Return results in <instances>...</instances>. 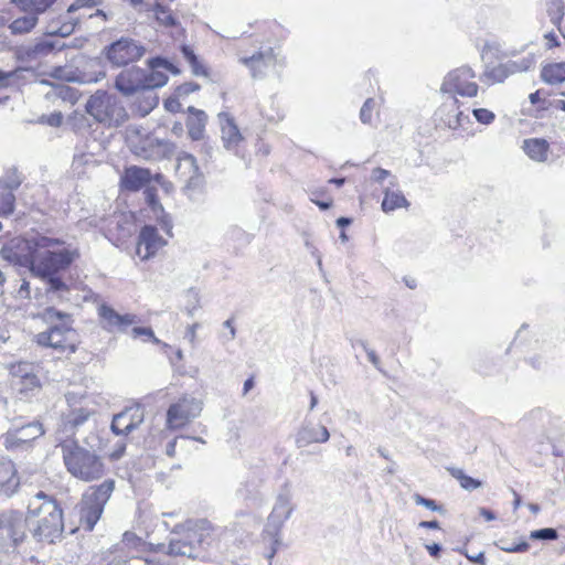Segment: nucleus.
Here are the masks:
<instances>
[{"instance_id":"1","label":"nucleus","mask_w":565,"mask_h":565,"mask_svg":"<svg viewBox=\"0 0 565 565\" xmlns=\"http://www.w3.org/2000/svg\"><path fill=\"white\" fill-rule=\"evenodd\" d=\"M30 273L45 285L46 295L62 300L70 292L64 274L81 257L79 248L62 238L47 235L34 236Z\"/></svg>"},{"instance_id":"2","label":"nucleus","mask_w":565,"mask_h":565,"mask_svg":"<svg viewBox=\"0 0 565 565\" xmlns=\"http://www.w3.org/2000/svg\"><path fill=\"white\" fill-rule=\"evenodd\" d=\"M30 533L36 542L53 544L64 532L63 510L57 500L43 491L35 493L28 504Z\"/></svg>"},{"instance_id":"3","label":"nucleus","mask_w":565,"mask_h":565,"mask_svg":"<svg viewBox=\"0 0 565 565\" xmlns=\"http://www.w3.org/2000/svg\"><path fill=\"white\" fill-rule=\"evenodd\" d=\"M66 470L76 479L92 482L105 475V462L94 449H87L76 440L60 444Z\"/></svg>"},{"instance_id":"4","label":"nucleus","mask_w":565,"mask_h":565,"mask_svg":"<svg viewBox=\"0 0 565 565\" xmlns=\"http://www.w3.org/2000/svg\"><path fill=\"white\" fill-rule=\"evenodd\" d=\"M115 483L114 479H106L99 484L88 487L82 494L75 509L78 511L79 525L85 531H93L102 518L105 505L115 490Z\"/></svg>"},{"instance_id":"5","label":"nucleus","mask_w":565,"mask_h":565,"mask_svg":"<svg viewBox=\"0 0 565 565\" xmlns=\"http://www.w3.org/2000/svg\"><path fill=\"white\" fill-rule=\"evenodd\" d=\"M192 522L175 524L171 530L172 534L180 537H173L169 542L168 554L171 556H186L189 558L201 557V551H204L211 543V535L205 530L207 521H201V526L194 529Z\"/></svg>"},{"instance_id":"6","label":"nucleus","mask_w":565,"mask_h":565,"mask_svg":"<svg viewBox=\"0 0 565 565\" xmlns=\"http://www.w3.org/2000/svg\"><path fill=\"white\" fill-rule=\"evenodd\" d=\"M85 109L96 121L108 127H118L128 119L127 110L120 100L104 90H97L92 95Z\"/></svg>"},{"instance_id":"7","label":"nucleus","mask_w":565,"mask_h":565,"mask_svg":"<svg viewBox=\"0 0 565 565\" xmlns=\"http://www.w3.org/2000/svg\"><path fill=\"white\" fill-rule=\"evenodd\" d=\"M44 434L45 429L39 419L25 423L20 418H14L0 439L6 450L10 452H23L32 449L33 443Z\"/></svg>"},{"instance_id":"8","label":"nucleus","mask_w":565,"mask_h":565,"mask_svg":"<svg viewBox=\"0 0 565 565\" xmlns=\"http://www.w3.org/2000/svg\"><path fill=\"white\" fill-rule=\"evenodd\" d=\"M147 53V47L138 40L121 36L106 45L102 54L111 67H126L140 61Z\"/></svg>"},{"instance_id":"9","label":"nucleus","mask_w":565,"mask_h":565,"mask_svg":"<svg viewBox=\"0 0 565 565\" xmlns=\"http://www.w3.org/2000/svg\"><path fill=\"white\" fill-rule=\"evenodd\" d=\"M294 510L295 507L291 503V493L289 491L288 484L286 483L282 491L276 498L275 504L270 514L268 515L265 526V533L273 540L274 544L270 553L267 555L269 559H271L276 554V545L281 543L280 531L285 522L291 516Z\"/></svg>"},{"instance_id":"10","label":"nucleus","mask_w":565,"mask_h":565,"mask_svg":"<svg viewBox=\"0 0 565 565\" xmlns=\"http://www.w3.org/2000/svg\"><path fill=\"white\" fill-rule=\"evenodd\" d=\"M30 532L28 515L10 510L0 513V550L8 552L21 544Z\"/></svg>"},{"instance_id":"11","label":"nucleus","mask_w":565,"mask_h":565,"mask_svg":"<svg viewBox=\"0 0 565 565\" xmlns=\"http://www.w3.org/2000/svg\"><path fill=\"white\" fill-rule=\"evenodd\" d=\"M74 337L75 330L68 322L55 323L47 331L36 334V343L41 347L53 348L62 352L68 350L74 353L76 351Z\"/></svg>"},{"instance_id":"12","label":"nucleus","mask_w":565,"mask_h":565,"mask_svg":"<svg viewBox=\"0 0 565 565\" xmlns=\"http://www.w3.org/2000/svg\"><path fill=\"white\" fill-rule=\"evenodd\" d=\"M475 77L476 73L470 66L458 67L447 74L441 85V92L475 97L479 89L477 83L472 81Z\"/></svg>"},{"instance_id":"13","label":"nucleus","mask_w":565,"mask_h":565,"mask_svg":"<svg viewBox=\"0 0 565 565\" xmlns=\"http://www.w3.org/2000/svg\"><path fill=\"white\" fill-rule=\"evenodd\" d=\"M201 412V401L191 396H183L169 406L167 411V425L171 429L181 428L191 419L198 417Z\"/></svg>"},{"instance_id":"14","label":"nucleus","mask_w":565,"mask_h":565,"mask_svg":"<svg viewBox=\"0 0 565 565\" xmlns=\"http://www.w3.org/2000/svg\"><path fill=\"white\" fill-rule=\"evenodd\" d=\"M32 238H14L4 244L0 249V256L6 262L25 267L30 270L33 257Z\"/></svg>"},{"instance_id":"15","label":"nucleus","mask_w":565,"mask_h":565,"mask_svg":"<svg viewBox=\"0 0 565 565\" xmlns=\"http://www.w3.org/2000/svg\"><path fill=\"white\" fill-rule=\"evenodd\" d=\"M145 68L137 65L126 66L116 76L114 86L120 94L129 97L145 90Z\"/></svg>"},{"instance_id":"16","label":"nucleus","mask_w":565,"mask_h":565,"mask_svg":"<svg viewBox=\"0 0 565 565\" xmlns=\"http://www.w3.org/2000/svg\"><path fill=\"white\" fill-rule=\"evenodd\" d=\"M166 245V241L159 235L154 225H145L138 235L137 254L141 259H149Z\"/></svg>"},{"instance_id":"17","label":"nucleus","mask_w":565,"mask_h":565,"mask_svg":"<svg viewBox=\"0 0 565 565\" xmlns=\"http://www.w3.org/2000/svg\"><path fill=\"white\" fill-rule=\"evenodd\" d=\"M175 150L177 146L174 142L151 137H147V139L141 141L140 146L137 147V153L145 159L154 157L169 159L174 156Z\"/></svg>"},{"instance_id":"18","label":"nucleus","mask_w":565,"mask_h":565,"mask_svg":"<svg viewBox=\"0 0 565 565\" xmlns=\"http://www.w3.org/2000/svg\"><path fill=\"white\" fill-rule=\"evenodd\" d=\"M329 438L330 433L326 426L307 423L296 435V446L303 448L313 443H327Z\"/></svg>"},{"instance_id":"19","label":"nucleus","mask_w":565,"mask_h":565,"mask_svg":"<svg viewBox=\"0 0 565 565\" xmlns=\"http://www.w3.org/2000/svg\"><path fill=\"white\" fill-rule=\"evenodd\" d=\"M218 119L221 124V138L223 146L227 150H236L243 140L242 134L235 124L234 118L227 113H220Z\"/></svg>"},{"instance_id":"20","label":"nucleus","mask_w":565,"mask_h":565,"mask_svg":"<svg viewBox=\"0 0 565 565\" xmlns=\"http://www.w3.org/2000/svg\"><path fill=\"white\" fill-rule=\"evenodd\" d=\"M239 61L250 70L253 78H262L265 76V70L274 64L275 55L273 49H268L259 51L252 56L242 57Z\"/></svg>"},{"instance_id":"21","label":"nucleus","mask_w":565,"mask_h":565,"mask_svg":"<svg viewBox=\"0 0 565 565\" xmlns=\"http://www.w3.org/2000/svg\"><path fill=\"white\" fill-rule=\"evenodd\" d=\"M151 180L149 169L131 166L127 168L121 177V185L128 191H139L145 188Z\"/></svg>"},{"instance_id":"22","label":"nucleus","mask_w":565,"mask_h":565,"mask_svg":"<svg viewBox=\"0 0 565 565\" xmlns=\"http://www.w3.org/2000/svg\"><path fill=\"white\" fill-rule=\"evenodd\" d=\"M20 487V477L12 461H0V494L12 497Z\"/></svg>"},{"instance_id":"23","label":"nucleus","mask_w":565,"mask_h":565,"mask_svg":"<svg viewBox=\"0 0 565 565\" xmlns=\"http://www.w3.org/2000/svg\"><path fill=\"white\" fill-rule=\"evenodd\" d=\"M99 317L107 323L108 328H117L125 331L129 326L137 322V316L132 313L120 315L108 305L98 308Z\"/></svg>"},{"instance_id":"24","label":"nucleus","mask_w":565,"mask_h":565,"mask_svg":"<svg viewBox=\"0 0 565 565\" xmlns=\"http://www.w3.org/2000/svg\"><path fill=\"white\" fill-rule=\"evenodd\" d=\"M179 164L178 168H180L182 164L188 166L189 172L191 175L189 177L185 188L188 190H200L204 185V175L200 171V168L198 166L196 158L188 152H180L177 157Z\"/></svg>"},{"instance_id":"25","label":"nucleus","mask_w":565,"mask_h":565,"mask_svg":"<svg viewBox=\"0 0 565 565\" xmlns=\"http://www.w3.org/2000/svg\"><path fill=\"white\" fill-rule=\"evenodd\" d=\"M190 114L186 120L188 134L192 140H201L204 136V129L207 116L203 110L196 109L193 106L188 107Z\"/></svg>"},{"instance_id":"26","label":"nucleus","mask_w":565,"mask_h":565,"mask_svg":"<svg viewBox=\"0 0 565 565\" xmlns=\"http://www.w3.org/2000/svg\"><path fill=\"white\" fill-rule=\"evenodd\" d=\"M522 148L532 160L543 162L547 159L550 145L543 138H530L523 141Z\"/></svg>"},{"instance_id":"27","label":"nucleus","mask_w":565,"mask_h":565,"mask_svg":"<svg viewBox=\"0 0 565 565\" xmlns=\"http://www.w3.org/2000/svg\"><path fill=\"white\" fill-rule=\"evenodd\" d=\"M161 70L162 66L154 67L151 65V57L147 60V68H145V90L160 88L168 83L169 76Z\"/></svg>"},{"instance_id":"28","label":"nucleus","mask_w":565,"mask_h":565,"mask_svg":"<svg viewBox=\"0 0 565 565\" xmlns=\"http://www.w3.org/2000/svg\"><path fill=\"white\" fill-rule=\"evenodd\" d=\"M130 414L127 408L114 415L110 429L117 436H127L135 430L132 422L129 418Z\"/></svg>"},{"instance_id":"29","label":"nucleus","mask_w":565,"mask_h":565,"mask_svg":"<svg viewBox=\"0 0 565 565\" xmlns=\"http://www.w3.org/2000/svg\"><path fill=\"white\" fill-rule=\"evenodd\" d=\"M541 77L543 82L552 85L565 82V62L545 65Z\"/></svg>"},{"instance_id":"30","label":"nucleus","mask_w":565,"mask_h":565,"mask_svg":"<svg viewBox=\"0 0 565 565\" xmlns=\"http://www.w3.org/2000/svg\"><path fill=\"white\" fill-rule=\"evenodd\" d=\"M90 412L83 407L71 411L64 417L65 430L74 433L75 429L88 420Z\"/></svg>"},{"instance_id":"31","label":"nucleus","mask_w":565,"mask_h":565,"mask_svg":"<svg viewBox=\"0 0 565 565\" xmlns=\"http://www.w3.org/2000/svg\"><path fill=\"white\" fill-rule=\"evenodd\" d=\"M39 13H28L11 22L9 29L12 34H24L30 32L38 23Z\"/></svg>"},{"instance_id":"32","label":"nucleus","mask_w":565,"mask_h":565,"mask_svg":"<svg viewBox=\"0 0 565 565\" xmlns=\"http://www.w3.org/2000/svg\"><path fill=\"white\" fill-rule=\"evenodd\" d=\"M14 386L17 387L19 394L25 397L34 396L41 391V382L36 372L21 380L20 382H17Z\"/></svg>"},{"instance_id":"33","label":"nucleus","mask_w":565,"mask_h":565,"mask_svg":"<svg viewBox=\"0 0 565 565\" xmlns=\"http://www.w3.org/2000/svg\"><path fill=\"white\" fill-rule=\"evenodd\" d=\"M407 205L408 201L406 200L402 192H395L388 189L384 192V199L382 201V210L384 212H391L398 207Z\"/></svg>"},{"instance_id":"34","label":"nucleus","mask_w":565,"mask_h":565,"mask_svg":"<svg viewBox=\"0 0 565 565\" xmlns=\"http://www.w3.org/2000/svg\"><path fill=\"white\" fill-rule=\"evenodd\" d=\"M154 19L157 23L164 28H177L179 25V21L177 17L173 14L172 10L162 3L156 6Z\"/></svg>"},{"instance_id":"35","label":"nucleus","mask_w":565,"mask_h":565,"mask_svg":"<svg viewBox=\"0 0 565 565\" xmlns=\"http://www.w3.org/2000/svg\"><path fill=\"white\" fill-rule=\"evenodd\" d=\"M546 12H547L551 23L553 25H555L562 32L561 24H562V21L564 18L563 0H547Z\"/></svg>"},{"instance_id":"36","label":"nucleus","mask_w":565,"mask_h":565,"mask_svg":"<svg viewBox=\"0 0 565 565\" xmlns=\"http://www.w3.org/2000/svg\"><path fill=\"white\" fill-rule=\"evenodd\" d=\"M35 372V365L30 362H18L13 363L9 367V373L12 376L13 384L20 382L21 380L30 376Z\"/></svg>"},{"instance_id":"37","label":"nucleus","mask_w":565,"mask_h":565,"mask_svg":"<svg viewBox=\"0 0 565 565\" xmlns=\"http://www.w3.org/2000/svg\"><path fill=\"white\" fill-rule=\"evenodd\" d=\"M450 475L457 479L460 483V487L465 490L472 491L481 487L482 482L478 479H475L463 472L462 469L459 468H448Z\"/></svg>"},{"instance_id":"38","label":"nucleus","mask_w":565,"mask_h":565,"mask_svg":"<svg viewBox=\"0 0 565 565\" xmlns=\"http://www.w3.org/2000/svg\"><path fill=\"white\" fill-rule=\"evenodd\" d=\"M508 78L507 73L504 71V67L501 64L497 66H487L483 74L480 77V81L487 83V84H493V83H502L504 79Z\"/></svg>"},{"instance_id":"39","label":"nucleus","mask_w":565,"mask_h":565,"mask_svg":"<svg viewBox=\"0 0 565 565\" xmlns=\"http://www.w3.org/2000/svg\"><path fill=\"white\" fill-rule=\"evenodd\" d=\"M43 319L51 326L63 322H68L72 326L73 323L72 316L70 313L63 312L54 307H47L44 310Z\"/></svg>"},{"instance_id":"40","label":"nucleus","mask_w":565,"mask_h":565,"mask_svg":"<svg viewBox=\"0 0 565 565\" xmlns=\"http://www.w3.org/2000/svg\"><path fill=\"white\" fill-rule=\"evenodd\" d=\"M533 63V57L527 56L521 58L520 61H508L505 63H502V65L504 67L507 76L509 77L512 74L529 71Z\"/></svg>"},{"instance_id":"41","label":"nucleus","mask_w":565,"mask_h":565,"mask_svg":"<svg viewBox=\"0 0 565 565\" xmlns=\"http://www.w3.org/2000/svg\"><path fill=\"white\" fill-rule=\"evenodd\" d=\"M65 44L57 40L45 39L36 42L32 49V52L35 54L46 55L54 50H62Z\"/></svg>"},{"instance_id":"42","label":"nucleus","mask_w":565,"mask_h":565,"mask_svg":"<svg viewBox=\"0 0 565 565\" xmlns=\"http://www.w3.org/2000/svg\"><path fill=\"white\" fill-rule=\"evenodd\" d=\"M78 21V18H72L70 14L63 15V21L58 26V30L51 31V33L61 38L70 36L74 32Z\"/></svg>"},{"instance_id":"43","label":"nucleus","mask_w":565,"mask_h":565,"mask_svg":"<svg viewBox=\"0 0 565 565\" xmlns=\"http://www.w3.org/2000/svg\"><path fill=\"white\" fill-rule=\"evenodd\" d=\"M413 499L417 505L425 507V508L429 509L430 511L438 512L441 514L445 513L444 507L440 504H437V502L433 499L426 498L419 493H415L413 495Z\"/></svg>"},{"instance_id":"44","label":"nucleus","mask_w":565,"mask_h":565,"mask_svg":"<svg viewBox=\"0 0 565 565\" xmlns=\"http://www.w3.org/2000/svg\"><path fill=\"white\" fill-rule=\"evenodd\" d=\"M145 195L146 202L154 215H158L159 212H162L163 206L159 201L156 189L147 188L145 191Z\"/></svg>"},{"instance_id":"45","label":"nucleus","mask_w":565,"mask_h":565,"mask_svg":"<svg viewBox=\"0 0 565 565\" xmlns=\"http://www.w3.org/2000/svg\"><path fill=\"white\" fill-rule=\"evenodd\" d=\"M557 537H558V533L553 527H543V529L531 531V533H530L531 540L554 541V540H557Z\"/></svg>"},{"instance_id":"46","label":"nucleus","mask_w":565,"mask_h":565,"mask_svg":"<svg viewBox=\"0 0 565 565\" xmlns=\"http://www.w3.org/2000/svg\"><path fill=\"white\" fill-rule=\"evenodd\" d=\"M152 66H162V70L170 72L173 75H179L181 73L180 68L175 66L168 57L162 55H157L151 57Z\"/></svg>"},{"instance_id":"47","label":"nucleus","mask_w":565,"mask_h":565,"mask_svg":"<svg viewBox=\"0 0 565 565\" xmlns=\"http://www.w3.org/2000/svg\"><path fill=\"white\" fill-rule=\"evenodd\" d=\"M131 334L134 338L145 337V341L150 340L156 344L160 343V340L154 335L153 330L149 327H134Z\"/></svg>"},{"instance_id":"48","label":"nucleus","mask_w":565,"mask_h":565,"mask_svg":"<svg viewBox=\"0 0 565 565\" xmlns=\"http://www.w3.org/2000/svg\"><path fill=\"white\" fill-rule=\"evenodd\" d=\"M472 114L476 120L483 125L491 124L495 118V115L491 110L486 108H475L472 110Z\"/></svg>"},{"instance_id":"49","label":"nucleus","mask_w":565,"mask_h":565,"mask_svg":"<svg viewBox=\"0 0 565 565\" xmlns=\"http://www.w3.org/2000/svg\"><path fill=\"white\" fill-rule=\"evenodd\" d=\"M375 102L373 98H367L360 109V119L363 124H370L372 120V110Z\"/></svg>"},{"instance_id":"50","label":"nucleus","mask_w":565,"mask_h":565,"mask_svg":"<svg viewBox=\"0 0 565 565\" xmlns=\"http://www.w3.org/2000/svg\"><path fill=\"white\" fill-rule=\"evenodd\" d=\"M201 86L194 82H186L177 86L174 93L177 97H185L194 92L200 90Z\"/></svg>"},{"instance_id":"51","label":"nucleus","mask_w":565,"mask_h":565,"mask_svg":"<svg viewBox=\"0 0 565 565\" xmlns=\"http://www.w3.org/2000/svg\"><path fill=\"white\" fill-rule=\"evenodd\" d=\"M157 222L160 225V227L168 234L172 235V220L168 213H166L164 209H162V212H159L158 215H156Z\"/></svg>"},{"instance_id":"52","label":"nucleus","mask_w":565,"mask_h":565,"mask_svg":"<svg viewBox=\"0 0 565 565\" xmlns=\"http://www.w3.org/2000/svg\"><path fill=\"white\" fill-rule=\"evenodd\" d=\"M100 0H75L68 8L66 13L72 14L82 8H93L98 6Z\"/></svg>"},{"instance_id":"53","label":"nucleus","mask_w":565,"mask_h":565,"mask_svg":"<svg viewBox=\"0 0 565 565\" xmlns=\"http://www.w3.org/2000/svg\"><path fill=\"white\" fill-rule=\"evenodd\" d=\"M1 182V186L13 193L21 185L22 179L18 175L17 170H14L12 174L8 175L6 181Z\"/></svg>"},{"instance_id":"54","label":"nucleus","mask_w":565,"mask_h":565,"mask_svg":"<svg viewBox=\"0 0 565 565\" xmlns=\"http://www.w3.org/2000/svg\"><path fill=\"white\" fill-rule=\"evenodd\" d=\"M127 412H129V418L132 422V424H135V429H137L143 422V409L139 405H137L132 407H127Z\"/></svg>"},{"instance_id":"55","label":"nucleus","mask_w":565,"mask_h":565,"mask_svg":"<svg viewBox=\"0 0 565 565\" xmlns=\"http://www.w3.org/2000/svg\"><path fill=\"white\" fill-rule=\"evenodd\" d=\"M500 548L508 553H524L530 548V544L526 541H522L518 544L511 543H504L500 546Z\"/></svg>"},{"instance_id":"56","label":"nucleus","mask_w":565,"mask_h":565,"mask_svg":"<svg viewBox=\"0 0 565 565\" xmlns=\"http://www.w3.org/2000/svg\"><path fill=\"white\" fill-rule=\"evenodd\" d=\"M179 98L180 97H177V95L174 94L173 96H170L168 97L166 100H164V108L170 111V113H179L181 111V103L179 102Z\"/></svg>"},{"instance_id":"57","label":"nucleus","mask_w":565,"mask_h":565,"mask_svg":"<svg viewBox=\"0 0 565 565\" xmlns=\"http://www.w3.org/2000/svg\"><path fill=\"white\" fill-rule=\"evenodd\" d=\"M159 103V97L157 95L148 96L145 98V106L140 105V109L142 115H148Z\"/></svg>"},{"instance_id":"58","label":"nucleus","mask_w":565,"mask_h":565,"mask_svg":"<svg viewBox=\"0 0 565 565\" xmlns=\"http://www.w3.org/2000/svg\"><path fill=\"white\" fill-rule=\"evenodd\" d=\"M126 441L119 440L115 444L114 450L110 452L109 458L111 460H119L126 451Z\"/></svg>"},{"instance_id":"59","label":"nucleus","mask_w":565,"mask_h":565,"mask_svg":"<svg viewBox=\"0 0 565 565\" xmlns=\"http://www.w3.org/2000/svg\"><path fill=\"white\" fill-rule=\"evenodd\" d=\"M192 74L195 76H207V68L201 63L199 57H195L194 62H190Z\"/></svg>"},{"instance_id":"60","label":"nucleus","mask_w":565,"mask_h":565,"mask_svg":"<svg viewBox=\"0 0 565 565\" xmlns=\"http://www.w3.org/2000/svg\"><path fill=\"white\" fill-rule=\"evenodd\" d=\"M108 565H154V561L142 559V558H131L129 561L111 562Z\"/></svg>"},{"instance_id":"61","label":"nucleus","mask_w":565,"mask_h":565,"mask_svg":"<svg viewBox=\"0 0 565 565\" xmlns=\"http://www.w3.org/2000/svg\"><path fill=\"white\" fill-rule=\"evenodd\" d=\"M14 4L21 8V10L28 13L35 12V3L33 0H12Z\"/></svg>"},{"instance_id":"62","label":"nucleus","mask_w":565,"mask_h":565,"mask_svg":"<svg viewBox=\"0 0 565 565\" xmlns=\"http://www.w3.org/2000/svg\"><path fill=\"white\" fill-rule=\"evenodd\" d=\"M390 175V171L383 168H375L372 171L371 179L374 182L382 183Z\"/></svg>"},{"instance_id":"63","label":"nucleus","mask_w":565,"mask_h":565,"mask_svg":"<svg viewBox=\"0 0 565 565\" xmlns=\"http://www.w3.org/2000/svg\"><path fill=\"white\" fill-rule=\"evenodd\" d=\"M180 52L188 63L194 62L195 57H198L193 49L188 44H182L180 46Z\"/></svg>"},{"instance_id":"64","label":"nucleus","mask_w":565,"mask_h":565,"mask_svg":"<svg viewBox=\"0 0 565 565\" xmlns=\"http://www.w3.org/2000/svg\"><path fill=\"white\" fill-rule=\"evenodd\" d=\"M472 563L478 565H487V558L484 552H479L477 555H469L467 552L460 551Z\"/></svg>"}]
</instances>
